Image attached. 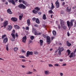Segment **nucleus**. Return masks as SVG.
Segmentation results:
<instances>
[{"label": "nucleus", "instance_id": "1", "mask_svg": "<svg viewBox=\"0 0 76 76\" xmlns=\"http://www.w3.org/2000/svg\"><path fill=\"white\" fill-rule=\"evenodd\" d=\"M60 24L61 25V28L66 30V26H65L64 25V23L63 21L62 20L60 21Z\"/></svg>", "mask_w": 76, "mask_h": 76}, {"label": "nucleus", "instance_id": "2", "mask_svg": "<svg viewBox=\"0 0 76 76\" xmlns=\"http://www.w3.org/2000/svg\"><path fill=\"white\" fill-rule=\"evenodd\" d=\"M18 7L22 9H26V6L24 5L23 4H20Z\"/></svg>", "mask_w": 76, "mask_h": 76}, {"label": "nucleus", "instance_id": "3", "mask_svg": "<svg viewBox=\"0 0 76 76\" xmlns=\"http://www.w3.org/2000/svg\"><path fill=\"white\" fill-rule=\"evenodd\" d=\"M64 48L63 47L59 48L58 49V52L59 55H61V52H62V51H64Z\"/></svg>", "mask_w": 76, "mask_h": 76}, {"label": "nucleus", "instance_id": "4", "mask_svg": "<svg viewBox=\"0 0 76 76\" xmlns=\"http://www.w3.org/2000/svg\"><path fill=\"white\" fill-rule=\"evenodd\" d=\"M50 37L49 36H47L46 38L47 42L48 44H50L51 43V41L50 40Z\"/></svg>", "mask_w": 76, "mask_h": 76}, {"label": "nucleus", "instance_id": "5", "mask_svg": "<svg viewBox=\"0 0 76 76\" xmlns=\"http://www.w3.org/2000/svg\"><path fill=\"white\" fill-rule=\"evenodd\" d=\"M67 23L69 28V29L71 26H73V23H71V22H70L69 21H67Z\"/></svg>", "mask_w": 76, "mask_h": 76}, {"label": "nucleus", "instance_id": "6", "mask_svg": "<svg viewBox=\"0 0 76 76\" xmlns=\"http://www.w3.org/2000/svg\"><path fill=\"white\" fill-rule=\"evenodd\" d=\"M29 55L32 56V55H33V52L32 51L29 52V51H27V52L26 53V57H29Z\"/></svg>", "mask_w": 76, "mask_h": 76}, {"label": "nucleus", "instance_id": "7", "mask_svg": "<svg viewBox=\"0 0 76 76\" xmlns=\"http://www.w3.org/2000/svg\"><path fill=\"white\" fill-rule=\"evenodd\" d=\"M75 57V53H70V55L69 56L70 58H72V57Z\"/></svg>", "mask_w": 76, "mask_h": 76}, {"label": "nucleus", "instance_id": "8", "mask_svg": "<svg viewBox=\"0 0 76 76\" xmlns=\"http://www.w3.org/2000/svg\"><path fill=\"white\" fill-rule=\"evenodd\" d=\"M8 24V22L7 21H5L3 23V25L4 27V28H5L6 26Z\"/></svg>", "mask_w": 76, "mask_h": 76}, {"label": "nucleus", "instance_id": "9", "mask_svg": "<svg viewBox=\"0 0 76 76\" xmlns=\"http://www.w3.org/2000/svg\"><path fill=\"white\" fill-rule=\"evenodd\" d=\"M12 29V26L11 25L8 26L7 28V29L8 31H11Z\"/></svg>", "mask_w": 76, "mask_h": 76}, {"label": "nucleus", "instance_id": "10", "mask_svg": "<svg viewBox=\"0 0 76 76\" xmlns=\"http://www.w3.org/2000/svg\"><path fill=\"white\" fill-rule=\"evenodd\" d=\"M42 33L41 32H38V31H36L35 33L34 34V35H41L42 34Z\"/></svg>", "mask_w": 76, "mask_h": 76}, {"label": "nucleus", "instance_id": "11", "mask_svg": "<svg viewBox=\"0 0 76 76\" xmlns=\"http://www.w3.org/2000/svg\"><path fill=\"white\" fill-rule=\"evenodd\" d=\"M22 41L23 42H26V36L24 37H23Z\"/></svg>", "mask_w": 76, "mask_h": 76}, {"label": "nucleus", "instance_id": "12", "mask_svg": "<svg viewBox=\"0 0 76 76\" xmlns=\"http://www.w3.org/2000/svg\"><path fill=\"white\" fill-rule=\"evenodd\" d=\"M56 8H58L59 6V2L58 1H56Z\"/></svg>", "mask_w": 76, "mask_h": 76}, {"label": "nucleus", "instance_id": "13", "mask_svg": "<svg viewBox=\"0 0 76 76\" xmlns=\"http://www.w3.org/2000/svg\"><path fill=\"white\" fill-rule=\"evenodd\" d=\"M44 73L46 75H48L50 73L49 72V71L48 70H47L44 71Z\"/></svg>", "mask_w": 76, "mask_h": 76}, {"label": "nucleus", "instance_id": "14", "mask_svg": "<svg viewBox=\"0 0 76 76\" xmlns=\"http://www.w3.org/2000/svg\"><path fill=\"white\" fill-rule=\"evenodd\" d=\"M8 2L12 3L13 4H15V2L14 0H8Z\"/></svg>", "mask_w": 76, "mask_h": 76}, {"label": "nucleus", "instance_id": "15", "mask_svg": "<svg viewBox=\"0 0 76 76\" xmlns=\"http://www.w3.org/2000/svg\"><path fill=\"white\" fill-rule=\"evenodd\" d=\"M11 19L14 22H16V21H17L18 20L17 18H12Z\"/></svg>", "mask_w": 76, "mask_h": 76}, {"label": "nucleus", "instance_id": "16", "mask_svg": "<svg viewBox=\"0 0 76 76\" xmlns=\"http://www.w3.org/2000/svg\"><path fill=\"white\" fill-rule=\"evenodd\" d=\"M22 2L25 5H26V6H28V4H27V2H25V1H24V0H22Z\"/></svg>", "mask_w": 76, "mask_h": 76}, {"label": "nucleus", "instance_id": "17", "mask_svg": "<svg viewBox=\"0 0 76 76\" xmlns=\"http://www.w3.org/2000/svg\"><path fill=\"white\" fill-rule=\"evenodd\" d=\"M7 12L8 13H9V14H12V11H11L10 9H9L7 10Z\"/></svg>", "mask_w": 76, "mask_h": 76}, {"label": "nucleus", "instance_id": "18", "mask_svg": "<svg viewBox=\"0 0 76 76\" xmlns=\"http://www.w3.org/2000/svg\"><path fill=\"white\" fill-rule=\"evenodd\" d=\"M8 40V39H7V38H5L4 39V42L5 43H6V42H7Z\"/></svg>", "mask_w": 76, "mask_h": 76}, {"label": "nucleus", "instance_id": "19", "mask_svg": "<svg viewBox=\"0 0 76 76\" xmlns=\"http://www.w3.org/2000/svg\"><path fill=\"white\" fill-rule=\"evenodd\" d=\"M66 10L67 12H71V9H69V7H67Z\"/></svg>", "mask_w": 76, "mask_h": 76}, {"label": "nucleus", "instance_id": "20", "mask_svg": "<svg viewBox=\"0 0 76 76\" xmlns=\"http://www.w3.org/2000/svg\"><path fill=\"white\" fill-rule=\"evenodd\" d=\"M43 40H40V46H42L43 45Z\"/></svg>", "mask_w": 76, "mask_h": 76}, {"label": "nucleus", "instance_id": "21", "mask_svg": "<svg viewBox=\"0 0 76 76\" xmlns=\"http://www.w3.org/2000/svg\"><path fill=\"white\" fill-rule=\"evenodd\" d=\"M66 43L67 46H68L69 47H70V46H71V45H72V44L69 42L68 41H67L66 42Z\"/></svg>", "mask_w": 76, "mask_h": 76}, {"label": "nucleus", "instance_id": "22", "mask_svg": "<svg viewBox=\"0 0 76 76\" xmlns=\"http://www.w3.org/2000/svg\"><path fill=\"white\" fill-rule=\"evenodd\" d=\"M27 23L28 25V26L30 25V20L29 19L27 20Z\"/></svg>", "mask_w": 76, "mask_h": 76}, {"label": "nucleus", "instance_id": "23", "mask_svg": "<svg viewBox=\"0 0 76 76\" xmlns=\"http://www.w3.org/2000/svg\"><path fill=\"white\" fill-rule=\"evenodd\" d=\"M37 31V30H36V29H35L34 28H33L32 29V32L33 34H35V32Z\"/></svg>", "mask_w": 76, "mask_h": 76}, {"label": "nucleus", "instance_id": "24", "mask_svg": "<svg viewBox=\"0 0 76 76\" xmlns=\"http://www.w3.org/2000/svg\"><path fill=\"white\" fill-rule=\"evenodd\" d=\"M42 18L43 19H44V20H45V19H47V18H46V15H45V14H43Z\"/></svg>", "mask_w": 76, "mask_h": 76}, {"label": "nucleus", "instance_id": "25", "mask_svg": "<svg viewBox=\"0 0 76 76\" xmlns=\"http://www.w3.org/2000/svg\"><path fill=\"white\" fill-rule=\"evenodd\" d=\"M14 28L16 29H19V26L17 25H14Z\"/></svg>", "mask_w": 76, "mask_h": 76}, {"label": "nucleus", "instance_id": "26", "mask_svg": "<svg viewBox=\"0 0 76 76\" xmlns=\"http://www.w3.org/2000/svg\"><path fill=\"white\" fill-rule=\"evenodd\" d=\"M34 9L35 10H37V11H39V10H40V8L39 7H36V8H34Z\"/></svg>", "mask_w": 76, "mask_h": 76}, {"label": "nucleus", "instance_id": "27", "mask_svg": "<svg viewBox=\"0 0 76 76\" xmlns=\"http://www.w3.org/2000/svg\"><path fill=\"white\" fill-rule=\"evenodd\" d=\"M36 22L37 23H38V24H39V19L38 18H37L36 20Z\"/></svg>", "mask_w": 76, "mask_h": 76}, {"label": "nucleus", "instance_id": "28", "mask_svg": "<svg viewBox=\"0 0 76 76\" xmlns=\"http://www.w3.org/2000/svg\"><path fill=\"white\" fill-rule=\"evenodd\" d=\"M53 35H54L55 36L56 35V31L54 30L53 31Z\"/></svg>", "mask_w": 76, "mask_h": 76}, {"label": "nucleus", "instance_id": "29", "mask_svg": "<svg viewBox=\"0 0 76 76\" xmlns=\"http://www.w3.org/2000/svg\"><path fill=\"white\" fill-rule=\"evenodd\" d=\"M33 13H34L35 14H37V13H38V12L37 11H36L35 10H33L32 11Z\"/></svg>", "mask_w": 76, "mask_h": 76}, {"label": "nucleus", "instance_id": "30", "mask_svg": "<svg viewBox=\"0 0 76 76\" xmlns=\"http://www.w3.org/2000/svg\"><path fill=\"white\" fill-rule=\"evenodd\" d=\"M52 5L51 7L50 8V9H53L54 8V5H53V4L52 3H51Z\"/></svg>", "mask_w": 76, "mask_h": 76}, {"label": "nucleus", "instance_id": "31", "mask_svg": "<svg viewBox=\"0 0 76 76\" xmlns=\"http://www.w3.org/2000/svg\"><path fill=\"white\" fill-rule=\"evenodd\" d=\"M23 18V15H20L19 16V19L20 20H22V18Z\"/></svg>", "mask_w": 76, "mask_h": 76}, {"label": "nucleus", "instance_id": "32", "mask_svg": "<svg viewBox=\"0 0 76 76\" xmlns=\"http://www.w3.org/2000/svg\"><path fill=\"white\" fill-rule=\"evenodd\" d=\"M26 74H27V75H32V72L28 71V72L26 73Z\"/></svg>", "mask_w": 76, "mask_h": 76}, {"label": "nucleus", "instance_id": "33", "mask_svg": "<svg viewBox=\"0 0 76 76\" xmlns=\"http://www.w3.org/2000/svg\"><path fill=\"white\" fill-rule=\"evenodd\" d=\"M67 53H68V56H69V55H70V53H71L70 50H67Z\"/></svg>", "mask_w": 76, "mask_h": 76}, {"label": "nucleus", "instance_id": "34", "mask_svg": "<svg viewBox=\"0 0 76 76\" xmlns=\"http://www.w3.org/2000/svg\"><path fill=\"white\" fill-rule=\"evenodd\" d=\"M11 35H12V37L14 39H15V34H14L13 33H12V34H11Z\"/></svg>", "mask_w": 76, "mask_h": 76}, {"label": "nucleus", "instance_id": "35", "mask_svg": "<svg viewBox=\"0 0 76 76\" xmlns=\"http://www.w3.org/2000/svg\"><path fill=\"white\" fill-rule=\"evenodd\" d=\"M30 38L31 40H33V39H34V37L33 36H32L30 37Z\"/></svg>", "mask_w": 76, "mask_h": 76}, {"label": "nucleus", "instance_id": "36", "mask_svg": "<svg viewBox=\"0 0 76 76\" xmlns=\"http://www.w3.org/2000/svg\"><path fill=\"white\" fill-rule=\"evenodd\" d=\"M18 48H14L15 51H18Z\"/></svg>", "mask_w": 76, "mask_h": 76}, {"label": "nucleus", "instance_id": "37", "mask_svg": "<svg viewBox=\"0 0 76 76\" xmlns=\"http://www.w3.org/2000/svg\"><path fill=\"white\" fill-rule=\"evenodd\" d=\"M20 58H25V57L23 56H19Z\"/></svg>", "mask_w": 76, "mask_h": 76}, {"label": "nucleus", "instance_id": "38", "mask_svg": "<svg viewBox=\"0 0 76 76\" xmlns=\"http://www.w3.org/2000/svg\"><path fill=\"white\" fill-rule=\"evenodd\" d=\"M21 52L22 53H26V51H25V50H24L23 49L21 50Z\"/></svg>", "mask_w": 76, "mask_h": 76}, {"label": "nucleus", "instance_id": "39", "mask_svg": "<svg viewBox=\"0 0 76 76\" xmlns=\"http://www.w3.org/2000/svg\"><path fill=\"white\" fill-rule=\"evenodd\" d=\"M6 49L7 51H9V48H8V45H6Z\"/></svg>", "mask_w": 76, "mask_h": 76}, {"label": "nucleus", "instance_id": "40", "mask_svg": "<svg viewBox=\"0 0 76 76\" xmlns=\"http://www.w3.org/2000/svg\"><path fill=\"white\" fill-rule=\"evenodd\" d=\"M34 54H38V52H37V51H35L34 52Z\"/></svg>", "mask_w": 76, "mask_h": 76}, {"label": "nucleus", "instance_id": "41", "mask_svg": "<svg viewBox=\"0 0 76 76\" xmlns=\"http://www.w3.org/2000/svg\"><path fill=\"white\" fill-rule=\"evenodd\" d=\"M59 66V64H55L54 65V66Z\"/></svg>", "mask_w": 76, "mask_h": 76}, {"label": "nucleus", "instance_id": "42", "mask_svg": "<svg viewBox=\"0 0 76 76\" xmlns=\"http://www.w3.org/2000/svg\"><path fill=\"white\" fill-rule=\"evenodd\" d=\"M75 21V20H71L70 21L71 23H73Z\"/></svg>", "mask_w": 76, "mask_h": 76}, {"label": "nucleus", "instance_id": "43", "mask_svg": "<svg viewBox=\"0 0 76 76\" xmlns=\"http://www.w3.org/2000/svg\"><path fill=\"white\" fill-rule=\"evenodd\" d=\"M50 13L51 14L53 13V11L52 10H50L49 11Z\"/></svg>", "mask_w": 76, "mask_h": 76}, {"label": "nucleus", "instance_id": "44", "mask_svg": "<svg viewBox=\"0 0 76 76\" xmlns=\"http://www.w3.org/2000/svg\"><path fill=\"white\" fill-rule=\"evenodd\" d=\"M60 75L61 76H63V73L61 72L60 73Z\"/></svg>", "mask_w": 76, "mask_h": 76}, {"label": "nucleus", "instance_id": "45", "mask_svg": "<svg viewBox=\"0 0 76 76\" xmlns=\"http://www.w3.org/2000/svg\"><path fill=\"white\" fill-rule=\"evenodd\" d=\"M6 37V35H3L2 36V39H3L4 38V37Z\"/></svg>", "mask_w": 76, "mask_h": 76}, {"label": "nucleus", "instance_id": "46", "mask_svg": "<svg viewBox=\"0 0 76 76\" xmlns=\"http://www.w3.org/2000/svg\"><path fill=\"white\" fill-rule=\"evenodd\" d=\"M49 67H53V65L51 64H49Z\"/></svg>", "mask_w": 76, "mask_h": 76}, {"label": "nucleus", "instance_id": "47", "mask_svg": "<svg viewBox=\"0 0 76 76\" xmlns=\"http://www.w3.org/2000/svg\"><path fill=\"white\" fill-rule=\"evenodd\" d=\"M35 20H36V18H32V20H33V21H35Z\"/></svg>", "mask_w": 76, "mask_h": 76}, {"label": "nucleus", "instance_id": "48", "mask_svg": "<svg viewBox=\"0 0 76 76\" xmlns=\"http://www.w3.org/2000/svg\"><path fill=\"white\" fill-rule=\"evenodd\" d=\"M62 6H64L65 4V2H63L62 3Z\"/></svg>", "mask_w": 76, "mask_h": 76}, {"label": "nucleus", "instance_id": "49", "mask_svg": "<svg viewBox=\"0 0 76 76\" xmlns=\"http://www.w3.org/2000/svg\"><path fill=\"white\" fill-rule=\"evenodd\" d=\"M66 66V64H63L62 65V66Z\"/></svg>", "mask_w": 76, "mask_h": 76}, {"label": "nucleus", "instance_id": "50", "mask_svg": "<svg viewBox=\"0 0 76 76\" xmlns=\"http://www.w3.org/2000/svg\"><path fill=\"white\" fill-rule=\"evenodd\" d=\"M21 66L23 68H25L26 67V66L24 65H22Z\"/></svg>", "mask_w": 76, "mask_h": 76}, {"label": "nucleus", "instance_id": "51", "mask_svg": "<svg viewBox=\"0 0 76 76\" xmlns=\"http://www.w3.org/2000/svg\"><path fill=\"white\" fill-rule=\"evenodd\" d=\"M26 30H29V27H27L26 28Z\"/></svg>", "mask_w": 76, "mask_h": 76}, {"label": "nucleus", "instance_id": "52", "mask_svg": "<svg viewBox=\"0 0 76 76\" xmlns=\"http://www.w3.org/2000/svg\"><path fill=\"white\" fill-rule=\"evenodd\" d=\"M64 13V12H63V11H61V14H63Z\"/></svg>", "mask_w": 76, "mask_h": 76}, {"label": "nucleus", "instance_id": "53", "mask_svg": "<svg viewBox=\"0 0 76 76\" xmlns=\"http://www.w3.org/2000/svg\"><path fill=\"white\" fill-rule=\"evenodd\" d=\"M67 34L68 35V37H69V35H70V34H69V32H68L67 33Z\"/></svg>", "mask_w": 76, "mask_h": 76}, {"label": "nucleus", "instance_id": "54", "mask_svg": "<svg viewBox=\"0 0 76 76\" xmlns=\"http://www.w3.org/2000/svg\"><path fill=\"white\" fill-rule=\"evenodd\" d=\"M34 26L35 27H38V25H37V24H35L34 25Z\"/></svg>", "mask_w": 76, "mask_h": 76}, {"label": "nucleus", "instance_id": "55", "mask_svg": "<svg viewBox=\"0 0 76 76\" xmlns=\"http://www.w3.org/2000/svg\"><path fill=\"white\" fill-rule=\"evenodd\" d=\"M54 37H51V39L52 40H53V39H54Z\"/></svg>", "mask_w": 76, "mask_h": 76}, {"label": "nucleus", "instance_id": "56", "mask_svg": "<svg viewBox=\"0 0 76 76\" xmlns=\"http://www.w3.org/2000/svg\"><path fill=\"white\" fill-rule=\"evenodd\" d=\"M19 3H22V0H19Z\"/></svg>", "mask_w": 76, "mask_h": 76}, {"label": "nucleus", "instance_id": "57", "mask_svg": "<svg viewBox=\"0 0 76 76\" xmlns=\"http://www.w3.org/2000/svg\"><path fill=\"white\" fill-rule=\"evenodd\" d=\"M31 42H32V40H30L29 42V43H31Z\"/></svg>", "mask_w": 76, "mask_h": 76}, {"label": "nucleus", "instance_id": "58", "mask_svg": "<svg viewBox=\"0 0 76 76\" xmlns=\"http://www.w3.org/2000/svg\"><path fill=\"white\" fill-rule=\"evenodd\" d=\"M11 40L12 41H15V39H12Z\"/></svg>", "mask_w": 76, "mask_h": 76}, {"label": "nucleus", "instance_id": "59", "mask_svg": "<svg viewBox=\"0 0 76 76\" xmlns=\"http://www.w3.org/2000/svg\"><path fill=\"white\" fill-rule=\"evenodd\" d=\"M15 35H16V37H18V34H17V33Z\"/></svg>", "mask_w": 76, "mask_h": 76}, {"label": "nucleus", "instance_id": "60", "mask_svg": "<svg viewBox=\"0 0 76 76\" xmlns=\"http://www.w3.org/2000/svg\"><path fill=\"white\" fill-rule=\"evenodd\" d=\"M76 49L74 51V53H75H75H76Z\"/></svg>", "mask_w": 76, "mask_h": 76}, {"label": "nucleus", "instance_id": "61", "mask_svg": "<svg viewBox=\"0 0 76 76\" xmlns=\"http://www.w3.org/2000/svg\"><path fill=\"white\" fill-rule=\"evenodd\" d=\"M41 12H39L38 14L39 15H41Z\"/></svg>", "mask_w": 76, "mask_h": 76}, {"label": "nucleus", "instance_id": "62", "mask_svg": "<svg viewBox=\"0 0 76 76\" xmlns=\"http://www.w3.org/2000/svg\"><path fill=\"white\" fill-rule=\"evenodd\" d=\"M63 61V60L62 59H60V61Z\"/></svg>", "mask_w": 76, "mask_h": 76}, {"label": "nucleus", "instance_id": "63", "mask_svg": "<svg viewBox=\"0 0 76 76\" xmlns=\"http://www.w3.org/2000/svg\"><path fill=\"white\" fill-rule=\"evenodd\" d=\"M22 61L24 62V61H25L26 60L25 59H23L22 60Z\"/></svg>", "mask_w": 76, "mask_h": 76}, {"label": "nucleus", "instance_id": "64", "mask_svg": "<svg viewBox=\"0 0 76 76\" xmlns=\"http://www.w3.org/2000/svg\"><path fill=\"white\" fill-rule=\"evenodd\" d=\"M35 71H36V69H33V72H35Z\"/></svg>", "mask_w": 76, "mask_h": 76}]
</instances>
